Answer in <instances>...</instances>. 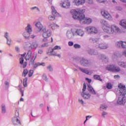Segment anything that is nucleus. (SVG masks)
<instances>
[{
  "label": "nucleus",
  "instance_id": "0eeeda50",
  "mask_svg": "<svg viewBox=\"0 0 126 126\" xmlns=\"http://www.w3.org/2000/svg\"><path fill=\"white\" fill-rule=\"evenodd\" d=\"M101 15L105 19H107V20H109V21H112V20H113V18L112 17V16L110 15V13H109L108 11L105 10H103V11H101Z\"/></svg>",
  "mask_w": 126,
  "mask_h": 126
},
{
  "label": "nucleus",
  "instance_id": "de8ad7c7",
  "mask_svg": "<svg viewBox=\"0 0 126 126\" xmlns=\"http://www.w3.org/2000/svg\"><path fill=\"white\" fill-rule=\"evenodd\" d=\"M106 88L107 89H112L113 88V86H112V84L108 83L106 85Z\"/></svg>",
  "mask_w": 126,
  "mask_h": 126
},
{
  "label": "nucleus",
  "instance_id": "9b49d317",
  "mask_svg": "<svg viewBox=\"0 0 126 126\" xmlns=\"http://www.w3.org/2000/svg\"><path fill=\"white\" fill-rule=\"evenodd\" d=\"M86 31L90 34H97L98 30L94 27H88L86 28Z\"/></svg>",
  "mask_w": 126,
  "mask_h": 126
},
{
  "label": "nucleus",
  "instance_id": "f8f14e48",
  "mask_svg": "<svg viewBox=\"0 0 126 126\" xmlns=\"http://www.w3.org/2000/svg\"><path fill=\"white\" fill-rule=\"evenodd\" d=\"M76 67H78V68H79V69L81 71H82V72H83V73H85L86 74H88L89 75H91V74L93 73V71H92V70H89L87 68H83L81 67L78 66V65H76Z\"/></svg>",
  "mask_w": 126,
  "mask_h": 126
},
{
  "label": "nucleus",
  "instance_id": "f03ea898",
  "mask_svg": "<svg viewBox=\"0 0 126 126\" xmlns=\"http://www.w3.org/2000/svg\"><path fill=\"white\" fill-rule=\"evenodd\" d=\"M119 91L120 93V95L117 101V104L118 105H125L126 103V86L119 84L118 85Z\"/></svg>",
  "mask_w": 126,
  "mask_h": 126
},
{
  "label": "nucleus",
  "instance_id": "79ce46f5",
  "mask_svg": "<svg viewBox=\"0 0 126 126\" xmlns=\"http://www.w3.org/2000/svg\"><path fill=\"white\" fill-rule=\"evenodd\" d=\"M4 37L5 38L6 40L9 39V33L8 32H4Z\"/></svg>",
  "mask_w": 126,
  "mask_h": 126
},
{
  "label": "nucleus",
  "instance_id": "bf43d9fd",
  "mask_svg": "<svg viewBox=\"0 0 126 126\" xmlns=\"http://www.w3.org/2000/svg\"><path fill=\"white\" fill-rule=\"evenodd\" d=\"M106 115H108V113L106 112H103L102 113V116L103 117V118H105V116H106Z\"/></svg>",
  "mask_w": 126,
  "mask_h": 126
},
{
  "label": "nucleus",
  "instance_id": "4be33fe9",
  "mask_svg": "<svg viewBox=\"0 0 126 126\" xmlns=\"http://www.w3.org/2000/svg\"><path fill=\"white\" fill-rule=\"evenodd\" d=\"M99 39L95 37H90L89 38V41L90 43H93V44H94V43H96V44H97L99 42Z\"/></svg>",
  "mask_w": 126,
  "mask_h": 126
},
{
  "label": "nucleus",
  "instance_id": "49530a36",
  "mask_svg": "<svg viewBox=\"0 0 126 126\" xmlns=\"http://www.w3.org/2000/svg\"><path fill=\"white\" fill-rule=\"evenodd\" d=\"M12 41V40L10 38H8L7 39H6L7 45H8V46H10V45H11Z\"/></svg>",
  "mask_w": 126,
  "mask_h": 126
},
{
  "label": "nucleus",
  "instance_id": "473e14b6",
  "mask_svg": "<svg viewBox=\"0 0 126 126\" xmlns=\"http://www.w3.org/2000/svg\"><path fill=\"white\" fill-rule=\"evenodd\" d=\"M47 69L50 72H53L54 71V68H53V65L52 64H49L47 66Z\"/></svg>",
  "mask_w": 126,
  "mask_h": 126
},
{
  "label": "nucleus",
  "instance_id": "6e6d98bb",
  "mask_svg": "<svg viewBox=\"0 0 126 126\" xmlns=\"http://www.w3.org/2000/svg\"><path fill=\"white\" fill-rule=\"evenodd\" d=\"M0 12L2 13H3V12H4L5 11V8H4V6H2L1 7L0 9Z\"/></svg>",
  "mask_w": 126,
  "mask_h": 126
},
{
  "label": "nucleus",
  "instance_id": "423d86ee",
  "mask_svg": "<svg viewBox=\"0 0 126 126\" xmlns=\"http://www.w3.org/2000/svg\"><path fill=\"white\" fill-rule=\"evenodd\" d=\"M52 15H50L48 16V19L49 20H55L56 17L59 16L60 14L59 13L57 12V11L55 9V7L52 6Z\"/></svg>",
  "mask_w": 126,
  "mask_h": 126
},
{
  "label": "nucleus",
  "instance_id": "f3484780",
  "mask_svg": "<svg viewBox=\"0 0 126 126\" xmlns=\"http://www.w3.org/2000/svg\"><path fill=\"white\" fill-rule=\"evenodd\" d=\"M1 113L2 115L6 114V105L4 103L1 104Z\"/></svg>",
  "mask_w": 126,
  "mask_h": 126
},
{
  "label": "nucleus",
  "instance_id": "20e7f679",
  "mask_svg": "<svg viewBox=\"0 0 126 126\" xmlns=\"http://www.w3.org/2000/svg\"><path fill=\"white\" fill-rule=\"evenodd\" d=\"M95 49H99L100 50H106L109 48V45L103 41L98 40L97 44L94 46Z\"/></svg>",
  "mask_w": 126,
  "mask_h": 126
},
{
  "label": "nucleus",
  "instance_id": "8fccbe9b",
  "mask_svg": "<svg viewBox=\"0 0 126 126\" xmlns=\"http://www.w3.org/2000/svg\"><path fill=\"white\" fill-rule=\"evenodd\" d=\"M73 47L75 49H80L81 48V46L78 44H75Z\"/></svg>",
  "mask_w": 126,
  "mask_h": 126
},
{
  "label": "nucleus",
  "instance_id": "69168bd1",
  "mask_svg": "<svg viewBox=\"0 0 126 126\" xmlns=\"http://www.w3.org/2000/svg\"><path fill=\"white\" fill-rule=\"evenodd\" d=\"M86 80H87V81H88L89 83H91V81H92L91 79L88 78H86Z\"/></svg>",
  "mask_w": 126,
  "mask_h": 126
},
{
  "label": "nucleus",
  "instance_id": "58836bf2",
  "mask_svg": "<svg viewBox=\"0 0 126 126\" xmlns=\"http://www.w3.org/2000/svg\"><path fill=\"white\" fill-rule=\"evenodd\" d=\"M4 84L5 90H8V88H9V82H8V81H5L4 82Z\"/></svg>",
  "mask_w": 126,
  "mask_h": 126
},
{
  "label": "nucleus",
  "instance_id": "7ed1b4c3",
  "mask_svg": "<svg viewBox=\"0 0 126 126\" xmlns=\"http://www.w3.org/2000/svg\"><path fill=\"white\" fill-rule=\"evenodd\" d=\"M103 31L107 34H114V33H119L121 30L118 26L115 25H112L111 26H108L105 28H103Z\"/></svg>",
  "mask_w": 126,
  "mask_h": 126
},
{
  "label": "nucleus",
  "instance_id": "5701e85b",
  "mask_svg": "<svg viewBox=\"0 0 126 126\" xmlns=\"http://www.w3.org/2000/svg\"><path fill=\"white\" fill-rule=\"evenodd\" d=\"M63 7L64 8H69L70 6V2L68 1H65L62 5Z\"/></svg>",
  "mask_w": 126,
  "mask_h": 126
},
{
  "label": "nucleus",
  "instance_id": "ea45409f",
  "mask_svg": "<svg viewBox=\"0 0 126 126\" xmlns=\"http://www.w3.org/2000/svg\"><path fill=\"white\" fill-rule=\"evenodd\" d=\"M108 106L105 104H102L100 106V109L101 110H107Z\"/></svg>",
  "mask_w": 126,
  "mask_h": 126
},
{
  "label": "nucleus",
  "instance_id": "1a4fd4ad",
  "mask_svg": "<svg viewBox=\"0 0 126 126\" xmlns=\"http://www.w3.org/2000/svg\"><path fill=\"white\" fill-rule=\"evenodd\" d=\"M80 63L82 66H85V67H88L90 66V62L87 59L84 58H81L80 59Z\"/></svg>",
  "mask_w": 126,
  "mask_h": 126
},
{
  "label": "nucleus",
  "instance_id": "72a5a7b5",
  "mask_svg": "<svg viewBox=\"0 0 126 126\" xmlns=\"http://www.w3.org/2000/svg\"><path fill=\"white\" fill-rule=\"evenodd\" d=\"M113 69V72H119V71H121V68L119 66H115V65Z\"/></svg>",
  "mask_w": 126,
  "mask_h": 126
},
{
  "label": "nucleus",
  "instance_id": "bb28decb",
  "mask_svg": "<svg viewBox=\"0 0 126 126\" xmlns=\"http://www.w3.org/2000/svg\"><path fill=\"white\" fill-rule=\"evenodd\" d=\"M36 58H37V54H34V55L33 56L32 58L30 61L29 65H32V64H34V62H35Z\"/></svg>",
  "mask_w": 126,
  "mask_h": 126
},
{
  "label": "nucleus",
  "instance_id": "5fc2aeb1",
  "mask_svg": "<svg viewBox=\"0 0 126 126\" xmlns=\"http://www.w3.org/2000/svg\"><path fill=\"white\" fill-rule=\"evenodd\" d=\"M33 73H34V71L33 70H30L29 72V77H31V76L33 75Z\"/></svg>",
  "mask_w": 126,
  "mask_h": 126
},
{
  "label": "nucleus",
  "instance_id": "ddd939ff",
  "mask_svg": "<svg viewBox=\"0 0 126 126\" xmlns=\"http://www.w3.org/2000/svg\"><path fill=\"white\" fill-rule=\"evenodd\" d=\"M75 36H80V37H83L84 36V34H85V32H84V31H83L81 29H77L74 32V33H73Z\"/></svg>",
  "mask_w": 126,
  "mask_h": 126
},
{
  "label": "nucleus",
  "instance_id": "e2e57ef3",
  "mask_svg": "<svg viewBox=\"0 0 126 126\" xmlns=\"http://www.w3.org/2000/svg\"><path fill=\"white\" fill-rule=\"evenodd\" d=\"M68 45H69V46H70V47L72 46V45H73V42H72V41H69L68 42Z\"/></svg>",
  "mask_w": 126,
  "mask_h": 126
},
{
  "label": "nucleus",
  "instance_id": "c756f323",
  "mask_svg": "<svg viewBox=\"0 0 126 126\" xmlns=\"http://www.w3.org/2000/svg\"><path fill=\"white\" fill-rule=\"evenodd\" d=\"M121 26L124 27V28H126V20H122L121 21L120 23Z\"/></svg>",
  "mask_w": 126,
  "mask_h": 126
},
{
  "label": "nucleus",
  "instance_id": "f257e3e1",
  "mask_svg": "<svg viewBox=\"0 0 126 126\" xmlns=\"http://www.w3.org/2000/svg\"><path fill=\"white\" fill-rule=\"evenodd\" d=\"M85 10L78 9L77 10H72L70 12L72 14V17L75 20H79L81 24H90L92 22V19L89 18H85V15L83 14Z\"/></svg>",
  "mask_w": 126,
  "mask_h": 126
},
{
  "label": "nucleus",
  "instance_id": "a19ab883",
  "mask_svg": "<svg viewBox=\"0 0 126 126\" xmlns=\"http://www.w3.org/2000/svg\"><path fill=\"white\" fill-rule=\"evenodd\" d=\"M48 54L49 56H57L56 53L51 52V48H49V52H48Z\"/></svg>",
  "mask_w": 126,
  "mask_h": 126
},
{
  "label": "nucleus",
  "instance_id": "2eb2a0df",
  "mask_svg": "<svg viewBox=\"0 0 126 126\" xmlns=\"http://www.w3.org/2000/svg\"><path fill=\"white\" fill-rule=\"evenodd\" d=\"M74 31L72 30V29L70 30V31H67L66 36L68 39H72L75 35H74Z\"/></svg>",
  "mask_w": 126,
  "mask_h": 126
},
{
  "label": "nucleus",
  "instance_id": "774afa93",
  "mask_svg": "<svg viewBox=\"0 0 126 126\" xmlns=\"http://www.w3.org/2000/svg\"><path fill=\"white\" fill-rule=\"evenodd\" d=\"M38 54H40V55L41 54H43V50H41V49H39L38 50Z\"/></svg>",
  "mask_w": 126,
  "mask_h": 126
},
{
  "label": "nucleus",
  "instance_id": "b1692460",
  "mask_svg": "<svg viewBox=\"0 0 126 126\" xmlns=\"http://www.w3.org/2000/svg\"><path fill=\"white\" fill-rule=\"evenodd\" d=\"M32 57V52L29 50L28 51V52L25 57V60L26 61H29V60L31 59Z\"/></svg>",
  "mask_w": 126,
  "mask_h": 126
},
{
  "label": "nucleus",
  "instance_id": "4c0bfd02",
  "mask_svg": "<svg viewBox=\"0 0 126 126\" xmlns=\"http://www.w3.org/2000/svg\"><path fill=\"white\" fill-rule=\"evenodd\" d=\"M27 80H28V78L27 77H26L24 80L23 84L24 85V87H26L27 86Z\"/></svg>",
  "mask_w": 126,
  "mask_h": 126
},
{
  "label": "nucleus",
  "instance_id": "aec40b11",
  "mask_svg": "<svg viewBox=\"0 0 126 126\" xmlns=\"http://www.w3.org/2000/svg\"><path fill=\"white\" fill-rule=\"evenodd\" d=\"M35 26L36 27V28H37V29L38 30L39 32H40V31H42L43 30V25H42V24H41L40 22H37L36 24H35Z\"/></svg>",
  "mask_w": 126,
  "mask_h": 126
},
{
  "label": "nucleus",
  "instance_id": "4d7b16f0",
  "mask_svg": "<svg viewBox=\"0 0 126 126\" xmlns=\"http://www.w3.org/2000/svg\"><path fill=\"white\" fill-rule=\"evenodd\" d=\"M23 63H24V59H23V58H21L20 59V63L21 64H23Z\"/></svg>",
  "mask_w": 126,
  "mask_h": 126
},
{
  "label": "nucleus",
  "instance_id": "412c9836",
  "mask_svg": "<svg viewBox=\"0 0 126 126\" xmlns=\"http://www.w3.org/2000/svg\"><path fill=\"white\" fill-rule=\"evenodd\" d=\"M85 3V0H76L75 4L77 6H79V5H82Z\"/></svg>",
  "mask_w": 126,
  "mask_h": 126
},
{
  "label": "nucleus",
  "instance_id": "7c9ffc66",
  "mask_svg": "<svg viewBox=\"0 0 126 126\" xmlns=\"http://www.w3.org/2000/svg\"><path fill=\"white\" fill-rule=\"evenodd\" d=\"M94 79H95V80H99V81H103V80L101 79V77L99 75H94Z\"/></svg>",
  "mask_w": 126,
  "mask_h": 126
},
{
  "label": "nucleus",
  "instance_id": "338daca9",
  "mask_svg": "<svg viewBox=\"0 0 126 126\" xmlns=\"http://www.w3.org/2000/svg\"><path fill=\"white\" fill-rule=\"evenodd\" d=\"M43 39V42H48V37H44Z\"/></svg>",
  "mask_w": 126,
  "mask_h": 126
},
{
  "label": "nucleus",
  "instance_id": "a211bd4d",
  "mask_svg": "<svg viewBox=\"0 0 126 126\" xmlns=\"http://www.w3.org/2000/svg\"><path fill=\"white\" fill-rule=\"evenodd\" d=\"M100 22L102 26L103 30H104V28H105V27H108V26H109V25H110L109 24V23H108V21H107L104 19L101 20Z\"/></svg>",
  "mask_w": 126,
  "mask_h": 126
},
{
  "label": "nucleus",
  "instance_id": "0e129e2a",
  "mask_svg": "<svg viewBox=\"0 0 126 126\" xmlns=\"http://www.w3.org/2000/svg\"><path fill=\"white\" fill-rule=\"evenodd\" d=\"M116 9H117V10H122V9H123V8H122V7L118 6L116 7Z\"/></svg>",
  "mask_w": 126,
  "mask_h": 126
},
{
  "label": "nucleus",
  "instance_id": "c9c22d12",
  "mask_svg": "<svg viewBox=\"0 0 126 126\" xmlns=\"http://www.w3.org/2000/svg\"><path fill=\"white\" fill-rule=\"evenodd\" d=\"M32 46L33 49H37L38 48V42L34 41L32 43Z\"/></svg>",
  "mask_w": 126,
  "mask_h": 126
},
{
  "label": "nucleus",
  "instance_id": "680f3d73",
  "mask_svg": "<svg viewBox=\"0 0 126 126\" xmlns=\"http://www.w3.org/2000/svg\"><path fill=\"white\" fill-rule=\"evenodd\" d=\"M114 78L115 79H120V75H115L114 76Z\"/></svg>",
  "mask_w": 126,
  "mask_h": 126
},
{
  "label": "nucleus",
  "instance_id": "c03bdc74",
  "mask_svg": "<svg viewBox=\"0 0 126 126\" xmlns=\"http://www.w3.org/2000/svg\"><path fill=\"white\" fill-rule=\"evenodd\" d=\"M42 78L43 80H44L45 81H46V82H48V77H47V75H46L45 74H43L42 75Z\"/></svg>",
  "mask_w": 126,
  "mask_h": 126
},
{
  "label": "nucleus",
  "instance_id": "37998d69",
  "mask_svg": "<svg viewBox=\"0 0 126 126\" xmlns=\"http://www.w3.org/2000/svg\"><path fill=\"white\" fill-rule=\"evenodd\" d=\"M28 74V70H27V69H25L23 71V76L24 77H26V75H27Z\"/></svg>",
  "mask_w": 126,
  "mask_h": 126
},
{
  "label": "nucleus",
  "instance_id": "864d4df0",
  "mask_svg": "<svg viewBox=\"0 0 126 126\" xmlns=\"http://www.w3.org/2000/svg\"><path fill=\"white\" fill-rule=\"evenodd\" d=\"M16 123H17L16 126H21V121H20V120L18 118H17L16 119Z\"/></svg>",
  "mask_w": 126,
  "mask_h": 126
},
{
  "label": "nucleus",
  "instance_id": "a18cd8bd",
  "mask_svg": "<svg viewBox=\"0 0 126 126\" xmlns=\"http://www.w3.org/2000/svg\"><path fill=\"white\" fill-rule=\"evenodd\" d=\"M40 65V63L37 62L33 64V69H36Z\"/></svg>",
  "mask_w": 126,
  "mask_h": 126
},
{
  "label": "nucleus",
  "instance_id": "4468645a",
  "mask_svg": "<svg viewBox=\"0 0 126 126\" xmlns=\"http://www.w3.org/2000/svg\"><path fill=\"white\" fill-rule=\"evenodd\" d=\"M86 52L87 54L90 55V56H97L98 55V52L95 51L94 49L91 48H88L86 50Z\"/></svg>",
  "mask_w": 126,
  "mask_h": 126
},
{
  "label": "nucleus",
  "instance_id": "f704fd0d",
  "mask_svg": "<svg viewBox=\"0 0 126 126\" xmlns=\"http://www.w3.org/2000/svg\"><path fill=\"white\" fill-rule=\"evenodd\" d=\"M62 49L61 46L56 45L55 46L53 49L50 48L51 49V53H53L55 50H61Z\"/></svg>",
  "mask_w": 126,
  "mask_h": 126
},
{
  "label": "nucleus",
  "instance_id": "6e6552de",
  "mask_svg": "<svg viewBox=\"0 0 126 126\" xmlns=\"http://www.w3.org/2000/svg\"><path fill=\"white\" fill-rule=\"evenodd\" d=\"M42 36L43 38H49L52 36V31L51 30H46V28L42 29Z\"/></svg>",
  "mask_w": 126,
  "mask_h": 126
},
{
  "label": "nucleus",
  "instance_id": "3c124183",
  "mask_svg": "<svg viewBox=\"0 0 126 126\" xmlns=\"http://www.w3.org/2000/svg\"><path fill=\"white\" fill-rule=\"evenodd\" d=\"M12 122L14 125H16V117H13L12 118Z\"/></svg>",
  "mask_w": 126,
  "mask_h": 126
},
{
  "label": "nucleus",
  "instance_id": "dca6fc26",
  "mask_svg": "<svg viewBox=\"0 0 126 126\" xmlns=\"http://www.w3.org/2000/svg\"><path fill=\"white\" fill-rule=\"evenodd\" d=\"M25 50L27 51H31L32 50V44L30 42H26L24 44Z\"/></svg>",
  "mask_w": 126,
  "mask_h": 126
},
{
  "label": "nucleus",
  "instance_id": "393cba45",
  "mask_svg": "<svg viewBox=\"0 0 126 126\" xmlns=\"http://www.w3.org/2000/svg\"><path fill=\"white\" fill-rule=\"evenodd\" d=\"M118 64L123 68H126V62L123 61H118Z\"/></svg>",
  "mask_w": 126,
  "mask_h": 126
},
{
  "label": "nucleus",
  "instance_id": "39448f33",
  "mask_svg": "<svg viewBox=\"0 0 126 126\" xmlns=\"http://www.w3.org/2000/svg\"><path fill=\"white\" fill-rule=\"evenodd\" d=\"M85 91H86V83H84L83 84L82 92L81 94V96H82V97H83V98L84 99H85L86 100L90 99L91 94H90L86 93V92H85Z\"/></svg>",
  "mask_w": 126,
  "mask_h": 126
},
{
  "label": "nucleus",
  "instance_id": "6ab92c4d",
  "mask_svg": "<svg viewBox=\"0 0 126 126\" xmlns=\"http://www.w3.org/2000/svg\"><path fill=\"white\" fill-rule=\"evenodd\" d=\"M87 89L89 92L91 93V94H93V95H96V92L95 91L93 87L91 86V85H88Z\"/></svg>",
  "mask_w": 126,
  "mask_h": 126
},
{
  "label": "nucleus",
  "instance_id": "c85d7f7f",
  "mask_svg": "<svg viewBox=\"0 0 126 126\" xmlns=\"http://www.w3.org/2000/svg\"><path fill=\"white\" fill-rule=\"evenodd\" d=\"M30 34H31V33L29 32H28L25 31L23 33V35L24 38H25V39H28V38H29V37H30Z\"/></svg>",
  "mask_w": 126,
  "mask_h": 126
},
{
  "label": "nucleus",
  "instance_id": "2f4dec72",
  "mask_svg": "<svg viewBox=\"0 0 126 126\" xmlns=\"http://www.w3.org/2000/svg\"><path fill=\"white\" fill-rule=\"evenodd\" d=\"M101 56L102 60H103L104 62H105V63L109 62V58L107 56L104 55H101Z\"/></svg>",
  "mask_w": 126,
  "mask_h": 126
},
{
  "label": "nucleus",
  "instance_id": "a878e982",
  "mask_svg": "<svg viewBox=\"0 0 126 126\" xmlns=\"http://www.w3.org/2000/svg\"><path fill=\"white\" fill-rule=\"evenodd\" d=\"M25 31L26 32H29V33H31L32 32V27L31 25L28 24V26L26 27Z\"/></svg>",
  "mask_w": 126,
  "mask_h": 126
},
{
  "label": "nucleus",
  "instance_id": "cd10ccee",
  "mask_svg": "<svg viewBox=\"0 0 126 126\" xmlns=\"http://www.w3.org/2000/svg\"><path fill=\"white\" fill-rule=\"evenodd\" d=\"M114 65H108L106 66V70H108L109 71H114Z\"/></svg>",
  "mask_w": 126,
  "mask_h": 126
},
{
  "label": "nucleus",
  "instance_id": "052dcab7",
  "mask_svg": "<svg viewBox=\"0 0 126 126\" xmlns=\"http://www.w3.org/2000/svg\"><path fill=\"white\" fill-rule=\"evenodd\" d=\"M26 66H27V62H24V63L23 65V68H25V67H26Z\"/></svg>",
  "mask_w": 126,
  "mask_h": 126
},
{
  "label": "nucleus",
  "instance_id": "603ef678",
  "mask_svg": "<svg viewBox=\"0 0 126 126\" xmlns=\"http://www.w3.org/2000/svg\"><path fill=\"white\" fill-rule=\"evenodd\" d=\"M78 102L79 104H81V105H82V106L84 105V101H83V99L81 98H78Z\"/></svg>",
  "mask_w": 126,
  "mask_h": 126
},
{
  "label": "nucleus",
  "instance_id": "e433bc0d",
  "mask_svg": "<svg viewBox=\"0 0 126 126\" xmlns=\"http://www.w3.org/2000/svg\"><path fill=\"white\" fill-rule=\"evenodd\" d=\"M19 90L20 92L21 93L22 97H23L24 96V91L22 90V88H21V85H19L18 86Z\"/></svg>",
  "mask_w": 126,
  "mask_h": 126
},
{
  "label": "nucleus",
  "instance_id": "13d9d810",
  "mask_svg": "<svg viewBox=\"0 0 126 126\" xmlns=\"http://www.w3.org/2000/svg\"><path fill=\"white\" fill-rule=\"evenodd\" d=\"M97 2H100L102 3H104V2H106V0H96Z\"/></svg>",
  "mask_w": 126,
  "mask_h": 126
},
{
  "label": "nucleus",
  "instance_id": "9d476101",
  "mask_svg": "<svg viewBox=\"0 0 126 126\" xmlns=\"http://www.w3.org/2000/svg\"><path fill=\"white\" fill-rule=\"evenodd\" d=\"M116 47L117 48H119L120 49H124V50H126V42L123 41H117L115 44Z\"/></svg>",
  "mask_w": 126,
  "mask_h": 126
},
{
  "label": "nucleus",
  "instance_id": "09e8293b",
  "mask_svg": "<svg viewBox=\"0 0 126 126\" xmlns=\"http://www.w3.org/2000/svg\"><path fill=\"white\" fill-rule=\"evenodd\" d=\"M31 10H34V9H35L37 12H39L40 9H39L37 6H34L31 8Z\"/></svg>",
  "mask_w": 126,
  "mask_h": 126
}]
</instances>
